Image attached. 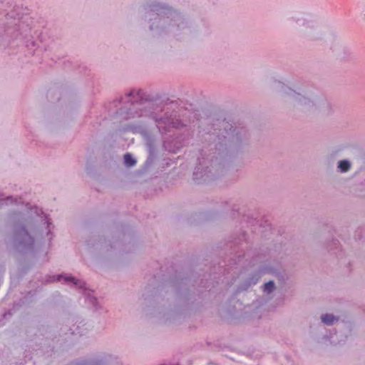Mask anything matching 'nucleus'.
<instances>
[{
	"instance_id": "8",
	"label": "nucleus",
	"mask_w": 365,
	"mask_h": 365,
	"mask_svg": "<svg viewBox=\"0 0 365 365\" xmlns=\"http://www.w3.org/2000/svg\"><path fill=\"white\" fill-rule=\"evenodd\" d=\"M222 123L226 133V135H222L225 145H227V142L234 143L235 140L239 141L240 140L238 136L239 132H236V129L232 130V125L225 120H223Z\"/></svg>"
},
{
	"instance_id": "13",
	"label": "nucleus",
	"mask_w": 365,
	"mask_h": 365,
	"mask_svg": "<svg viewBox=\"0 0 365 365\" xmlns=\"http://www.w3.org/2000/svg\"><path fill=\"white\" fill-rule=\"evenodd\" d=\"M275 285L273 281H269L264 285V291L268 294L274 291Z\"/></svg>"
},
{
	"instance_id": "10",
	"label": "nucleus",
	"mask_w": 365,
	"mask_h": 365,
	"mask_svg": "<svg viewBox=\"0 0 365 365\" xmlns=\"http://www.w3.org/2000/svg\"><path fill=\"white\" fill-rule=\"evenodd\" d=\"M321 319L322 322L328 326L332 325L335 321L338 320L333 314H329L322 315Z\"/></svg>"
},
{
	"instance_id": "6",
	"label": "nucleus",
	"mask_w": 365,
	"mask_h": 365,
	"mask_svg": "<svg viewBox=\"0 0 365 365\" xmlns=\"http://www.w3.org/2000/svg\"><path fill=\"white\" fill-rule=\"evenodd\" d=\"M148 17L150 21L154 20L157 23L156 25H155V22L150 25L151 30L154 28H158L160 26L163 27L167 24H172L173 26H177L178 27L180 24H184L180 14L160 5H153L148 13Z\"/></svg>"
},
{
	"instance_id": "15",
	"label": "nucleus",
	"mask_w": 365,
	"mask_h": 365,
	"mask_svg": "<svg viewBox=\"0 0 365 365\" xmlns=\"http://www.w3.org/2000/svg\"><path fill=\"white\" fill-rule=\"evenodd\" d=\"M88 300L90 301V302H91V304H93V305H95V304H96V301H97V300H96V299L94 297H92V296H90V295L88 297Z\"/></svg>"
},
{
	"instance_id": "18",
	"label": "nucleus",
	"mask_w": 365,
	"mask_h": 365,
	"mask_svg": "<svg viewBox=\"0 0 365 365\" xmlns=\"http://www.w3.org/2000/svg\"><path fill=\"white\" fill-rule=\"evenodd\" d=\"M216 149H217V150H221V148H216Z\"/></svg>"
},
{
	"instance_id": "9",
	"label": "nucleus",
	"mask_w": 365,
	"mask_h": 365,
	"mask_svg": "<svg viewBox=\"0 0 365 365\" xmlns=\"http://www.w3.org/2000/svg\"><path fill=\"white\" fill-rule=\"evenodd\" d=\"M351 168V164L347 160H339L337 163V170L341 173H347L350 170Z\"/></svg>"
},
{
	"instance_id": "2",
	"label": "nucleus",
	"mask_w": 365,
	"mask_h": 365,
	"mask_svg": "<svg viewBox=\"0 0 365 365\" xmlns=\"http://www.w3.org/2000/svg\"><path fill=\"white\" fill-rule=\"evenodd\" d=\"M41 209L36 207H29L28 205H25V208L20 212L14 213L11 216L13 223L14 232L11 237V243L14 247L20 252H26L33 249L34 239L29 232L33 230L35 217H40L43 215ZM41 220L45 221L47 234H50L51 231L48 227L51 224L46 216L41 217Z\"/></svg>"
},
{
	"instance_id": "14",
	"label": "nucleus",
	"mask_w": 365,
	"mask_h": 365,
	"mask_svg": "<svg viewBox=\"0 0 365 365\" xmlns=\"http://www.w3.org/2000/svg\"><path fill=\"white\" fill-rule=\"evenodd\" d=\"M13 202V198L11 197H6V198L4 199L1 196H0V205L4 204L8 205L9 203Z\"/></svg>"
},
{
	"instance_id": "7",
	"label": "nucleus",
	"mask_w": 365,
	"mask_h": 365,
	"mask_svg": "<svg viewBox=\"0 0 365 365\" xmlns=\"http://www.w3.org/2000/svg\"><path fill=\"white\" fill-rule=\"evenodd\" d=\"M51 278V279L49 280L50 282L61 281V280L63 279V281L68 284H72L76 287H77L80 289L86 290V284L85 282H83L81 279H76L71 275L58 274L56 276H53Z\"/></svg>"
},
{
	"instance_id": "12",
	"label": "nucleus",
	"mask_w": 365,
	"mask_h": 365,
	"mask_svg": "<svg viewBox=\"0 0 365 365\" xmlns=\"http://www.w3.org/2000/svg\"><path fill=\"white\" fill-rule=\"evenodd\" d=\"M318 109L324 113H329L331 110V106L327 101H322L318 105Z\"/></svg>"
},
{
	"instance_id": "11",
	"label": "nucleus",
	"mask_w": 365,
	"mask_h": 365,
	"mask_svg": "<svg viewBox=\"0 0 365 365\" xmlns=\"http://www.w3.org/2000/svg\"><path fill=\"white\" fill-rule=\"evenodd\" d=\"M136 163V160L133 158L130 153H126L124 155V164L127 167H133Z\"/></svg>"
},
{
	"instance_id": "19",
	"label": "nucleus",
	"mask_w": 365,
	"mask_h": 365,
	"mask_svg": "<svg viewBox=\"0 0 365 365\" xmlns=\"http://www.w3.org/2000/svg\"><path fill=\"white\" fill-rule=\"evenodd\" d=\"M364 17H365V14H364Z\"/></svg>"
},
{
	"instance_id": "16",
	"label": "nucleus",
	"mask_w": 365,
	"mask_h": 365,
	"mask_svg": "<svg viewBox=\"0 0 365 365\" xmlns=\"http://www.w3.org/2000/svg\"><path fill=\"white\" fill-rule=\"evenodd\" d=\"M334 244L336 245L337 244V242L336 240H334Z\"/></svg>"
},
{
	"instance_id": "1",
	"label": "nucleus",
	"mask_w": 365,
	"mask_h": 365,
	"mask_svg": "<svg viewBox=\"0 0 365 365\" xmlns=\"http://www.w3.org/2000/svg\"><path fill=\"white\" fill-rule=\"evenodd\" d=\"M120 103L124 104L117 112L125 119L140 117L143 115H151L155 120L159 131L163 134L170 132L172 128H178L182 125L180 120L165 113L162 117H158L150 108L153 103L145 98V93L142 90H133L120 99Z\"/></svg>"
},
{
	"instance_id": "17",
	"label": "nucleus",
	"mask_w": 365,
	"mask_h": 365,
	"mask_svg": "<svg viewBox=\"0 0 365 365\" xmlns=\"http://www.w3.org/2000/svg\"><path fill=\"white\" fill-rule=\"evenodd\" d=\"M164 147H165L166 149H168L166 144H164Z\"/></svg>"
},
{
	"instance_id": "3",
	"label": "nucleus",
	"mask_w": 365,
	"mask_h": 365,
	"mask_svg": "<svg viewBox=\"0 0 365 365\" xmlns=\"http://www.w3.org/2000/svg\"><path fill=\"white\" fill-rule=\"evenodd\" d=\"M199 165L193 173V179L197 183L208 182L214 180L216 176L222 172V155L220 153L217 155L198 159Z\"/></svg>"
},
{
	"instance_id": "4",
	"label": "nucleus",
	"mask_w": 365,
	"mask_h": 365,
	"mask_svg": "<svg viewBox=\"0 0 365 365\" xmlns=\"http://www.w3.org/2000/svg\"><path fill=\"white\" fill-rule=\"evenodd\" d=\"M290 26L297 29L302 37L309 41L322 38V32L313 16L309 14H297L287 19Z\"/></svg>"
},
{
	"instance_id": "5",
	"label": "nucleus",
	"mask_w": 365,
	"mask_h": 365,
	"mask_svg": "<svg viewBox=\"0 0 365 365\" xmlns=\"http://www.w3.org/2000/svg\"><path fill=\"white\" fill-rule=\"evenodd\" d=\"M279 93L283 100L298 112L309 113L316 109L317 103L310 98L291 89L284 84H279Z\"/></svg>"
}]
</instances>
